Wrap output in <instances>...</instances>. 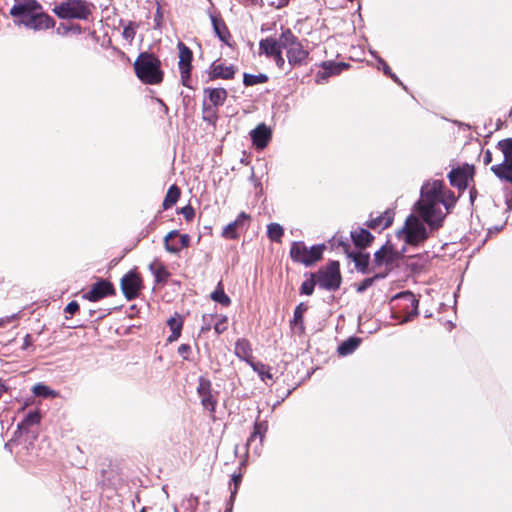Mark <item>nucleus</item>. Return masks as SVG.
<instances>
[{"label":"nucleus","mask_w":512,"mask_h":512,"mask_svg":"<svg viewBox=\"0 0 512 512\" xmlns=\"http://www.w3.org/2000/svg\"><path fill=\"white\" fill-rule=\"evenodd\" d=\"M455 203L454 194L445 189L443 181L425 183L419 200L414 204L404 226L397 232L398 237L409 245L423 243L431 232L442 226L446 214Z\"/></svg>","instance_id":"f257e3e1"},{"label":"nucleus","mask_w":512,"mask_h":512,"mask_svg":"<svg viewBox=\"0 0 512 512\" xmlns=\"http://www.w3.org/2000/svg\"><path fill=\"white\" fill-rule=\"evenodd\" d=\"M10 15L15 25L35 32L48 30L55 25L54 19L42 11V6L36 0H15Z\"/></svg>","instance_id":"f03ea898"},{"label":"nucleus","mask_w":512,"mask_h":512,"mask_svg":"<svg viewBox=\"0 0 512 512\" xmlns=\"http://www.w3.org/2000/svg\"><path fill=\"white\" fill-rule=\"evenodd\" d=\"M160 60L152 54L142 53L136 59L134 68L137 77L144 83L156 85L162 82L163 72Z\"/></svg>","instance_id":"7ed1b4c3"},{"label":"nucleus","mask_w":512,"mask_h":512,"mask_svg":"<svg viewBox=\"0 0 512 512\" xmlns=\"http://www.w3.org/2000/svg\"><path fill=\"white\" fill-rule=\"evenodd\" d=\"M53 13L60 19L86 20L92 12V5L85 0H65L56 4Z\"/></svg>","instance_id":"20e7f679"},{"label":"nucleus","mask_w":512,"mask_h":512,"mask_svg":"<svg viewBox=\"0 0 512 512\" xmlns=\"http://www.w3.org/2000/svg\"><path fill=\"white\" fill-rule=\"evenodd\" d=\"M281 43L283 49L286 50L288 63L291 67L301 66L306 63L309 53L290 29L282 30Z\"/></svg>","instance_id":"39448f33"},{"label":"nucleus","mask_w":512,"mask_h":512,"mask_svg":"<svg viewBox=\"0 0 512 512\" xmlns=\"http://www.w3.org/2000/svg\"><path fill=\"white\" fill-rule=\"evenodd\" d=\"M324 245H314L308 248L304 242H293L290 249V257L293 261L310 266L321 259Z\"/></svg>","instance_id":"423d86ee"},{"label":"nucleus","mask_w":512,"mask_h":512,"mask_svg":"<svg viewBox=\"0 0 512 512\" xmlns=\"http://www.w3.org/2000/svg\"><path fill=\"white\" fill-rule=\"evenodd\" d=\"M400 256L401 253L396 250L390 242H387L375 252L372 269H383L382 273H386L387 275Z\"/></svg>","instance_id":"0eeeda50"},{"label":"nucleus","mask_w":512,"mask_h":512,"mask_svg":"<svg viewBox=\"0 0 512 512\" xmlns=\"http://www.w3.org/2000/svg\"><path fill=\"white\" fill-rule=\"evenodd\" d=\"M317 284L329 291H335L340 287L341 274L338 262L333 261L325 269L318 272Z\"/></svg>","instance_id":"6e6552de"},{"label":"nucleus","mask_w":512,"mask_h":512,"mask_svg":"<svg viewBox=\"0 0 512 512\" xmlns=\"http://www.w3.org/2000/svg\"><path fill=\"white\" fill-rule=\"evenodd\" d=\"M177 47L179 50L178 68L181 75V82L184 86L189 87L191 61L193 57L192 51L183 42H179Z\"/></svg>","instance_id":"1a4fd4ad"},{"label":"nucleus","mask_w":512,"mask_h":512,"mask_svg":"<svg viewBox=\"0 0 512 512\" xmlns=\"http://www.w3.org/2000/svg\"><path fill=\"white\" fill-rule=\"evenodd\" d=\"M142 287L141 278L134 272L127 273L121 280V289L128 300L136 298Z\"/></svg>","instance_id":"9d476101"},{"label":"nucleus","mask_w":512,"mask_h":512,"mask_svg":"<svg viewBox=\"0 0 512 512\" xmlns=\"http://www.w3.org/2000/svg\"><path fill=\"white\" fill-rule=\"evenodd\" d=\"M198 395L201 398L203 407L211 412L215 410L216 400L213 398L211 393V382L210 380L200 377L199 384L197 387Z\"/></svg>","instance_id":"9b49d317"},{"label":"nucleus","mask_w":512,"mask_h":512,"mask_svg":"<svg viewBox=\"0 0 512 512\" xmlns=\"http://www.w3.org/2000/svg\"><path fill=\"white\" fill-rule=\"evenodd\" d=\"M114 294V288L112 284L108 281L101 280L96 282L91 290L83 295V298L96 302L108 295Z\"/></svg>","instance_id":"f8f14e48"},{"label":"nucleus","mask_w":512,"mask_h":512,"mask_svg":"<svg viewBox=\"0 0 512 512\" xmlns=\"http://www.w3.org/2000/svg\"><path fill=\"white\" fill-rule=\"evenodd\" d=\"M472 176V166L453 169L448 175L451 185L459 189H465L468 186V181L472 179Z\"/></svg>","instance_id":"ddd939ff"},{"label":"nucleus","mask_w":512,"mask_h":512,"mask_svg":"<svg viewBox=\"0 0 512 512\" xmlns=\"http://www.w3.org/2000/svg\"><path fill=\"white\" fill-rule=\"evenodd\" d=\"M253 144L258 149H263L268 145L271 139L272 132L265 124H259L255 129L250 132Z\"/></svg>","instance_id":"4468645a"},{"label":"nucleus","mask_w":512,"mask_h":512,"mask_svg":"<svg viewBox=\"0 0 512 512\" xmlns=\"http://www.w3.org/2000/svg\"><path fill=\"white\" fill-rule=\"evenodd\" d=\"M395 300H403L406 302V307H411V312H409L400 323H407L411 321L414 317L418 315V305L419 301L416 299L415 295L411 292H403L395 296Z\"/></svg>","instance_id":"2eb2a0df"},{"label":"nucleus","mask_w":512,"mask_h":512,"mask_svg":"<svg viewBox=\"0 0 512 512\" xmlns=\"http://www.w3.org/2000/svg\"><path fill=\"white\" fill-rule=\"evenodd\" d=\"M283 49L282 43H281V36L279 39H274L271 37L262 39L259 43V50L260 53L265 54L267 57H273Z\"/></svg>","instance_id":"dca6fc26"},{"label":"nucleus","mask_w":512,"mask_h":512,"mask_svg":"<svg viewBox=\"0 0 512 512\" xmlns=\"http://www.w3.org/2000/svg\"><path fill=\"white\" fill-rule=\"evenodd\" d=\"M393 219L394 212L391 210H386L376 217H371L367 224L372 229L382 230L389 227L392 224Z\"/></svg>","instance_id":"f3484780"},{"label":"nucleus","mask_w":512,"mask_h":512,"mask_svg":"<svg viewBox=\"0 0 512 512\" xmlns=\"http://www.w3.org/2000/svg\"><path fill=\"white\" fill-rule=\"evenodd\" d=\"M322 67L323 72L317 74V82L319 83L332 75L339 74L343 69L347 68L348 65L345 63L324 62Z\"/></svg>","instance_id":"a211bd4d"},{"label":"nucleus","mask_w":512,"mask_h":512,"mask_svg":"<svg viewBox=\"0 0 512 512\" xmlns=\"http://www.w3.org/2000/svg\"><path fill=\"white\" fill-rule=\"evenodd\" d=\"M355 263V268L365 274L374 271L372 266L370 267V256L366 253L357 252L349 255Z\"/></svg>","instance_id":"6ab92c4d"},{"label":"nucleus","mask_w":512,"mask_h":512,"mask_svg":"<svg viewBox=\"0 0 512 512\" xmlns=\"http://www.w3.org/2000/svg\"><path fill=\"white\" fill-rule=\"evenodd\" d=\"M235 68L233 65H224L213 63L211 66V77L221 79H231L234 77Z\"/></svg>","instance_id":"aec40b11"},{"label":"nucleus","mask_w":512,"mask_h":512,"mask_svg":"<svg viewBox=\"0 0 512 512\" xmlns=\"http://www.w3.org/2000/svg\"><path fill=\"white\" fill-rule=\"evenodd\" d=\"M235 355L242 360H245L248 364L252 362V348L248 340L239 339L235 343Z\"/></svg>","instance_id":"412c9836"},{"label":"nucleus","mask_w":512,"mask_h":512,"mask_svg":"<svg viewBox=\"0 0 512 512\" xmlns=\"http://www.w3.org/2000/svg\"><path fill=\"white\" fill-rule=\"evenodd\" d=\"M491 171L501 180L512 183V163L502 162L491 166Z\"/></svg>","instance_id":"4be33fe9"},{"label":"nucleus","mask_w":512,"mask_h":512,"mask_svg":"<svg viewBox=\"0 0 512 512\" xmlns=\"http://www.w3.org/2000/svg\"><path fill=\"white\" fill-rule=\"evenodd\" d=\"M351 237L358 247H367L373 240V235L366 229L360 228L352 231Z\"/></svg>","instance_id":"5701e85b"},{"label":"nucleus","mask_w":512,"mask_h":512,"mask_svg":"<svg viewBox=\"0 0 512 512\" xmlns=\"http://www.w3.org/2000/svg\"><path fill=\"white\" fill-rule=\"evenodd\" d=\"M204 93L214 106L222 105L227 98V91L224 88H207Z\"/></svg>","instance_id":"b1692460"},{"label":"nucleus","mask_w":512,"mask_h":512,"mask_svg":"<svg viewBox=\"0 0 512 512\" xmlns=\"http://www.w3.org/2000/svg\"><path fill=\"white\" fill-rule=\"evenodd\" d=\"M149 270L152 272L156 282L158 283L165 282L170 276V273L168 272L166 267L159 261L152 262L149 265Z\"/></svg>","instance_id":"393cba45"},{"label":"nucleus","mask_w":512,"mask_h":512,"mask_svg":"<svg viewBox=\"0 0 512 512\" xmlns=\"http://www.w3.org/2000/svg\"><path fill=\"white\" fill-rule=\"evenodd\" d=\"M359 344H360L359 338L351 337V338L345 340L344 342H342L338 346L337 351L341 356H347V355L353 353L357 349Z\"/></svg>","instance_id":"a878e982"},{"label":"nucleus","mask_w":512,"mask_h":512,"mask_svg":"<svg viewBox=\"0 0 512 512\" xmlns=\"http://www.w3.org/2000/svg\"><path fill=\"white\" fill-rule=\"evenodd\" d=\"M267 429L268 426L266 422H256L254 425V431L247 441V446L251 447L252 443L256 440L257 437H259V443L261 445Z\"/></svg>","instance_id":"bb28decb"},{"label":"nucleus","mask_w":512,"mask_h":512,"mask_svg":"<svg viewBox=\"0 0 512 512\" xmlns=\"http://www.w3.org/2000/svg\"><path fill=\"white\" fill-rule=\"evenodd\" d=\"M180 197V190L179 188L176 186V185H172L167 193H166V196L164 198V201H163V208L164 209H168L170 207H172L174 204H176V202L178 201Z\"/></svg>","instance_id":"cd10ccee"},{"label":"nucleus","mask_w":512,"mask_h":512,"mask_svg":"<svg viewBox=\"0 0 512 512\" xmlns=\"http://www.w3.org/2000/svg\"><path fill=\"white\" fill-rule=\"evenodd\" d=\"M252 369L265 381L266 379H272L270 368L261 362H249Z\"/></svg>","instance_id":"c85d7f7f"},{"label":"nucleus","mask_w":512,"mask_h":512,"mask_svg":"<svg viewBox=\"0 0 512 512\" xmlns=\"http://www.w3.org/2000/svg\"><path fill=\"white\" fill-rule=\"evenodd\" d=\"M211 298L223 306H228L231 303L230 298L228 295H226L223 288L221 287V283H218L217 288L211 293Z\"/></svg>","instance_id":"c756f323"},{"label":"nucleus","mask_w":512,"mask_h":512,"mask_svg":"<svg viewBox=\"0 0 512 512\" xmlns=\"http://www.w3.org/2000/svg\"><path fill=\"white\" fill-rule=\"evenodd\" d=\"M498 147L503 153L504 162L512 163V138L502 140L498 143Z\"/></svg>","instance_id":"7c9ffc66"},{"label":"nucleus","mask_w":512,"mask_h":512,"mask_svg":"<svg viewBox=\"0 0 512 512\" xmlns=\"http://www.w3.org/2000/svg\"><path fill=\"white\" fill-rule=\"evenodd\" d=\"M34 395L41 396L44 398L56 397L58 393L55 390L50 389L47 385L38 383L32 389Z\"/></svg>","instance_id":"2f4dec72"},{"label":"nucleus","mask_w":512,"mask_h":512,"mask_svg":"<svg viewBox=\"0 0 512 512\" xmlns=\"http://www.w3.org/2000/svg\"><path fill=\"white\" fill-rule=\"evenodd\" d=\"M178 236V231L172 230L164 237V246L167 252L172 254H177L181 247L175 245V243H171V240Z\"/></svg>","instance_id":"473e14b6"},{"label":"nucleus","mask_w":512,"mask_h":512,"mask_svg":"<svg viewBox=\"0 0 512 512\" xmlns=\"http://www.w3.org/2000/svg\"><path fill=\"white\" fill-rule=\"evenodd\" d=\"M284 230L281 225L277 223H271L267 227V234L268 237L272 241L279 242L281 240V237L283 236Z\"/></svg>","instance_id":"72a5a7b5"},{"label":"nucleus","mask_w":512,"mask_h":512,"mask_svg":"<svg viewBox=\"0 0 512 512\" xmlns=\"http://www.w3.org/2000/svg\"><path fill=\"white\" fill-rule=\"evenodd\" d=\"M267 80L268 77L265 74L253 75L245 73L243 77V83L246 86H253L256 84L265 83Z\"/></svg>","instance_id":"f704fd0d"},{"label":"nucleus","mask_w":512,"mask_h":512,"mask_svg":"<svg viewBox=\"0 0 512 512\" xmlns=\"http://www.w3.org/2000/svg\"><path fill=\"white\" fill-rule=\"evenodd\" d=\"M40 419L41 416L38 411L29 412L24 420L18 425V429H23L38 424Z\"/></svg>","instance_id":"c9c22d12"},{"label":"nucleus","mask_w":512,"mask_h":512,"mask_svg":"<svg viewBox=\"0 0 512 512\" xmlns=\"http://www.w3.org/2000/svg\"><path fill=\"white\" fill-rule=\"evenodd\" d=\"M211 19L215 33L217 34L221 41L226 42L229 33L225 25L223 23H220L215 17H212Z\"/></svg>","instance_id":"e433bc0d"},{"label":"nucleus","mask_w":512,"mask_h":512,"mask_svg":"<svg viewBox=\"0 0 512 512\" xmlns=\"http://www.w3.org/2000/svg\"><path fill=\"white\" fill-rule=\"evenodd\" d=\"M386 277V273H376L373 277L364 279L357 287V292L362 293L368 289L376 279H382Z\"/></svg>","instance_id":"4c0bfd02"},{"label":"nucleus","mask_w":512,"mask_h":512,"mask_svg":"<svg viewBox=\"0 0 512 512\" xmlns=\"http://www.w3.org/2000/svg\"><path fill=\"white\" fill-rule=\"evenodd\" d=\"M238 229L239 227L237 226V223L233 221L224 227L222 231V236L227 239H236L238 237Z\"/></svg>","instance_id":"58836bf2"},{"label":"nucleus","mask_w":512,"mask_h":512,"mask_svg":"<svg viewBox=\"0 0 512 512\" xmlns=\"http://www.w3.org/2000/svg\"><path fill=\"white\" fill-rule=\"evenodd\" d=\"M167 324L171 331L181 332L183 319L179 314H176L167 321Z\"/></svg>","instance_id":"ea45409f"},{"label":"nucleus","mask_w":512,"mask_h":512,"mask_svg":"<svg viewBox=\"0 0 512 512\" xmlns=\"http://www.w3.org/2000/svg\"><path fill=\"white\" fill-rule=\"evenodd\" d=\"M317 284V280L315 281L313 277L305 280L301 285V293L306 295H311L314 291V287Z\"/></svg>","instance_id":"a19ab883"},{"label":"nucleus","mask_w":512,"mask_h":512,"mask_svg":"<svg viewBox=\"0 0 512 512\" xmlns=\"http://www.w3.org/2000/svg\"><path fill=\"white\" fill-rule=\"evenodd\" d=\"M135 34H136V29H135L134 25L131 23L129 25H127L126 27H124L123 32H122L123 38L129 43H131L133 41Z\"/></svg>","instance_id":"79ce46f5"},{"label":"nucleus","mask_w":512,"mask_h":512,"mask_svg":"<svg viewBox=\"0 0 512 512\" xmlns=\"http://www.w3.org/2000/svg\"><path fill=\"white\" fill-rule=\"evenodd\" d=\"M192 352V348L189 344H181L179 347H178V354L184 359V360H189L190 359V354Z\"/></svg>","instance_id":"37998d69"},{"label":"nucleus","mask_w":512,"mask_h":512,"mask_svg":"<svg viewBox=\"0 0 512 512\" xmlns=\"http://www.w3.org/2000/svg\"><path fill=\"white\" fill-rule=\"evenodd\" d=\"M378 62H379V65H381L383 72L387 76L391 77L394 81H398V77L391 71L390 67L387 65V63L383 59L379 58Z\"/></svg>","instance_id":"c03bdc74"},{"label":"nucleus","mask_w":512,"mask_h":512,"mask_svg":"<svg viewBox=\"0 0 512 512\" xmlns=\"http://www.w3.org/2000/svg\"><path fill=\"white\" fill-rule=\"evenodd\" d=\"M214 329L217 334L223 333L227 329V317L224 316L218 322H216Z\"/></svg>","instance_id":"a18cd8bd"},{"label":"nucleus","mask_w":512,"mask_h":512,"mask_svg":"<svg viewBox=\"0 0 512 512\" xmlns=\"http://www.w3.org/2000/svg\"><path fill=\"white\" fill-rule=\"evenodd\" d=\"M181 213L186 220H191L194 217V209L190 205L183 207Z\"/></svg>","instance_id":"49530a36"},{"label":"nucleus","mask_w":512,"mask_h":512,"mask_svg":"<svg viewBox=\"0 0 512 512\" xmlns=\"http://www.w3.org/2000/svg\"><path fill=\"white\" fill-rule=\"evenodd\" d=\"M273 59L276 63V65L280 68V69H284V66H285V59L282 55V50L279 51L278 53H276V55L273 56Z\"/></svg>","instance_id":"de8ad7c7"},{"label":"nucleus","mask_w":512,"mask_h":512,"mask_svg":"<svg viewBox=\"0 0 512 512\" xmlns=\"http://www.w3.org/2000/svg\"><path fill=\"white\" fill-rule=\"evenodd\" d=\"M305 310V307L303 306V304H299L295 311H294V321L295 322H300L302 321V315H303V312Z\"/></svg>","instance_id":"09e8293b"},{"label":"nucleus","mask_w":512,"mask_h":512,"mask_svg":"<svg viewBox=\"0 0 512 512\" xmlns=\"http://www.w3.org/2000/svg\"><path fill=\"white\" fill-rule=\"evenodd\" d=\"M248 219L249 215L246 214L245 212H241L234 222L237 223V226L239 228H241L244 225L245 221H247Z\"/></svg>","instance_id":"8fccbe9b"},{"label":"nucleus","mask_w":512,"mask_h":512,"mask_svg":"<svg viewBox=\"0 0 512 512\" xmlns=\"http://www.w3.org/2000/svg\"><path fill=\"white\" fill-rule=\"evenodd\" d=\"M79 309V305L76 301H71L67 304L65 311L69 314H74Z\"/></svg>","instance_id":"3c124183"},{"label":"nucleus","mask_w":512,"mask_h":512,"mask_svg":"<svg viewBox=\"0 0 512 512\" xmlns=\"http://www.w3.org/2000/svg\"><path fill=\"white\" fill-rule=\"evenodd\" d=\"M232 480L234 482V489L232 490L231 494H232V496H234L236 494L238 486H239V484L241 482V475L240 474H238V475L234 474L232 476Z\"/></svg>","instance_id":"603ef678"},{"label":"nucleus","mask_w":512,"mask_h":512,"mask_svg":"<svg viewBox=\"0 0 512 512\" xmlns=\"http://www.w3.org/2000/svg\"><path fill=\"white\" fill-rule=\"evenodd\" d=\"M190 242V238L187 234L180 235V246L181 248L188 247Z\"/></svg>","instance_id":"864d4df0"},{"label":"nucleus","mask_w":512,"mask_h":512,"mask_svg":"<svg viewBox=\"0 0 512 512\" xmlns=\"http://www.w3.org/2000/svg\"><path fill=\"white\" fill-rule=\"evenodd\" d=\"M492 161V153L489 149H487L483 154V163L485 165L490 164Z\"/></svg>","instance_id":"5fc2aeb1"},{"label":"nucleus","mask_w":512,"mask_h":512,"mask_svg":"<svg viewBox=\"0 0 512 512\" xmlns=\"http://www.w3.org/2000/svg\"><path fill=\"white\" fill-rule=\"evenodd\" d=\"M181 335V332L171 331L170 336L167 338L169 343L176 341Z\"/></svg>","instance_id":"6e6d98bb"},{"label":"nucleus","mask_w":512,"mask_h":512,"mask_svg":"<svg viewBox=\"0 0 512 512\" xmlns=\"http://www.w3.org/2000/svg\"><path fill=\"white\" fill-rule=\"evenodd\" d=\"M288 2H289V0H278L277 2H273L272 4L276 8L280 9V8L286 6L288 4Z\"/></svg>","instance_id":"4d7b16f0"},{"label":"nucleus","mask_w":512,"mask_h":512,"mask_svg":"<svg viewBox=\"0 0 512 512\" xmlns=\"http://www.w3.org/2000/svg\"><path fill=\"white\" fill-rule=\"evenodd\" d=\"M474 197H475V191L472 190V191H470V198L472 201H473Z\"/></svg>","instance_id":"13d9d810"},{"label":"nucleus","mask_w":512,"mask_h":512,"mask_svg":"<svg viewBox=\"0 0 512 512\" xmlns=\"http://www.w3.org/2000/svg\"><path fill=\"white\" fill-rule=\"evenodd\" d=\"M5 321L3 319H0V327L3 326Z\"/></svg>","instance_id":"bf43d9fd"},{"label":"nucleus","mask_w":512,"mask_h":512,"mask_svg":"<svg viewBox=\"0 0 512 512\" xmlns=\"http://www.w3.org/2000/svg\"><path fill=\"white\" fill-rule=\"evenodd\" d=\"M141 512H144V511H141Z\"/></svg>","instance_id":"052dcab7"}]
</instances>
